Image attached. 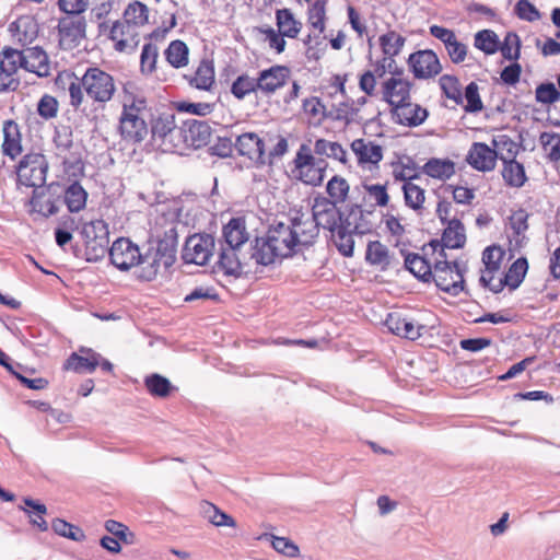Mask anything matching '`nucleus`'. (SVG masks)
Here are the masks:
<instances>
[{"label":"nucleus","instance_id":"nucleus-1","mask_svg":"<svg viewBox=\"0 0 560 560\" xmlns=\"http://www.w3.org/2000/svg\"><path fill=\"white\" fill-rule=\"evenodd\" d=\"M177 242L175 236L159 240L144 254L128 237L117 238L108 249L112 264L119 270L136 268L135 275L140 281H153L168 271L176 261Z\"/></svg>","mask_w":560,"mask_h":560},{"label":"nucleus","instance_id":"nucleus-2","mask_svg":"<svg viewBox=\"0 0 560 560\" xmlns=\"http://www.w3.org/2000/svg\"><path fill=\"white\" fill-rule=\"evenodd\" d=\"M315 243V226L311 221H300L298 214L287 222H277L266 236L256 241L253 257L260 265L272 264L277 258L292 256Z\"/></svg>","mask_w":560,"mask_h":560},{"label":"nucleus","instance_id":"nucleus-3","mask_svg":"<svg viewBox=\"0 0 560 560\" xmlns=\"http://www.w3.org/2000/svg\"><path fill=\"white\" fill-rule=\"evenodd\" d=\"M63 79L70 81L69 104L74 110L80 109L85 100L90 101L95 109H104L117 93L114 75L96 65L88 67L80 79L72 72L59 73L56 82Z\"/></svg>","mask_w":560,"mask_h":560},{"label":"nucleus","instance_id":"nucleus-4","mask_svg":"<svg viewBox=\"0 0 560 560\" xmlns=\"http://www.w3.org/2000/svg\"><path fill=\"white\" fill-rule=\"evenodd\" d=\"M151 107L145 95L137 88L125 85L121 95V113L118 119V132L127 143L140 144L149 136Z\"/></svg>","mask_w":560,"mask_h":560},{"label":"nucleus","instance_id":"nucleus-5","mask_svg":"<svg viewBox=\"0 0 560 560\" xmlns=\"http://www.w3.org/2000/svg\"><path fill=\"white\" fill-rule=\"evenodd\" d=\"M276 28L272 26L258 27V33L264 36L268 48L277 55L284 52L287 38L296 39L302 30V21L290 8L277 9L275 12Z\"/></svg>","mask_w":560,"mask_h":560},{"label":"nucleus","instance_id":"nucleus-6","mask_svg":"<svg viewBox=\"0 0 560 560\" xmlns=\"http://www.w3.org/2000/svg\"><path fill=\"white\" fill-rule=\"evenodd\" d=\"M328 166L325 159L316 158L311 147L302 143L290 164V177L305 186L319 187L325 180Z\"/></svg>","mask_w":560,"mask_h":560},{"label":"nucleus","instance_id":"nucleus-7","mask_svg":"<svg viewBox=\"0 0 560 560\" xmlns=\"http://www.w3.org/2000/svg\"><path fill=\"white\" fill-rule=\"evenodd\" d=\"M435 264L433 266L431 280L434 281L435 285L451 294L458 295L464 291V273L459 268L457 261H448L446 259L445 250L441 247L438 254Z\"/></svg>","mask_w":560,"mask_h":560},{"label":"nucleus","instance_id":"nucleus-8","mask_svg":"<svg viewBox=\"0 0 560 560\" xmlns=\"http://www.w3.org/2000/svg\"><path fill=\"white\" fill-rule=\"evenodd\" d=\"M98 34L105 36L115 51L120 54H132L141 40V33L125 24L122 21L98 23Z\"/></svg>","mask_w":560,"mask_h":560},{"label":"nucleus","instance_id":"nucleus-9","mask_svg":"<svg viewBox=\"0 0 560 560\" xmlns=\"http://www.w3.org/2000/svg\"><path fill=\"white\" fill-rule=\"evenodd\" d=\"M48 172V161L40 152L31 151L22 156L15 166L18 184L38 188L44 186Z\"/></svg>","mask_w":560,"mask_h":560},{"label":"nucleus","instance_id":"nucleus-10","mask_svg":"<svg viewBox=\"0 0 560 560\" xmlns=\"http://www.w3.org/2000/svg\"><path fill=\"white\" fill-rule=\"evenodd\" d=\"M413 89L415 83L406 75L404 69L396 68L382 81L380 92L382 100L392 109L402 102L410 101Z\"/></svg>","mask_w":560,"mask_h":560},{"label":"nucleus","instance_id":"nucleus-11","mask_svg":"<svg viewBox=\"0 0 560 560\" xmlns=\"http://www.w3.org/2000/svg\"><path fill=\"white\" fill-rule=\"evenodd\" d=\"M505 250L500 245L487 246L482 252V268L479 282L483 288L494 291L501 285V276L505 269Z\"/></svg>","mask_w":560,"mask_h":560},{"label":"nucleus","instance_id":"nucleus-12","mask_svg":"<svg viewBox=\"0 0 560 560\" xmlns=\"http://www.w3.org/2000/svg\"><path fill=\"white\" fill-rule=\"evenodd\" d=\"M300 221H311L315 226V241L318 237L319 229L330 230L342 220V214L338 206L329 199L324 198V195H316L312 205V217L305 214H298Z\"/></svg>","mask_w":560,"mask_h":560},{"label":"nucleus","instance_id":"nucleus-13","mask_svg":"<svg viewBox=\"0 0 560 560\" xmlns=\"http://www.w3.org/2000/svg\"><path fill=\"white\" fill-rule=\"evenodd\" d=\"M108 226L103 220H94L83 225L81 236L88 260H97L108 250Z\"/></svg>","mask_w":560,"mask_h":560},{"label":"nucleus","instance_id":"nucleus-14","mask_svg":"<svg viewBox=\"0 0 560 560\" xmlns=\"http://www.w3.org/2000/svg\"><path fill=\"white\" fill-rule=\"evenodd\" d=\"M350 150L355 158L357 166L361 171H380L385 154L383 144L370 138H357L351 141Z\"/></svg>","mask_w":560,"mask_h":560},{"label":"nucleus","instance_id":"nucleus-15","mask_svg":"<svg viewBox=\"0 0 560 560\" xmlns=\"http://www.w3.org/2000/svg\"><path fill=\"white\" fill-rule=\"evenodd\" d=\"M440 248V241H431L422 247L421 255L409 254L405 257L406 268L422 281H430Z\"/></svg>","mask_w":560,"mask_h":560},{"label":"nucleus","instance_id":"nucleus-16","mask_svg":"<svg viewBox=\"0 0 560 560\" xmlns=\"http://www.w3.org/2000/svg\"><path fill=\"white\" fill-rule=\"evenodd\" d=\"M20 69H23L22 50L4 47L0 51V92L19 86L20 80L16 75Z\"/></svg>","mask_w":560,"mask_h":560},{"label":"nucleus","instance_id":"nucleus-17","mask_svg":"<svg viewBox=\"0 0 560 560\" xmlns=\"http://www.w3.org/2000/svg\"><path fill=\"white\" fill-rule=\"evenodd\" d=\"M214 237L209 234H194L185 243L182 257L186 264L203 266L214 250Z\"/></svg>","mask_w":560,"mask_h":560},{"label":"nucleus","instance_id":"nucleus-18","mask_svg":"<svg viewBox=\"0 0 560 560\" xmlns=\"http://www.w3.org/2000/svg\"><path fill=\"white\" fill-rule=\"evenodd\" d=\"M407 65L415 79L428 80L442 71L438 55L431 49L418 50L409 55Z\"/></svg>","mask_w":560,"mask_h":560},{"label":"nucleus","instance_id":"nucleus-19","mask_svg":"<svg viewBox=\"0 0 560 560\" xmlns=\"http://www.w3.org/2000/svg\"><path fill=\"white\" fill-rule=\"evenodd\" d=\"M57 31L59 43L65 49L75 48L85 38V19L62 16L58 20Z\"/></svg>","mask_w":560,"mask_h":560},{"label":"nucleus","instance_id":"nucleus-20","mask_svg":"<svg viewBox=\"0 0 560 560\" xmlns=\"http://www.w3.org/2000/svg\"><path fill=\"white\" fill-rule=\"evenodd\" d=\"M430 34L444 44L450 60L459 65L463 63L468 55V46L460 42L453 30L440 25H431Z\"/></svg>","mask_w":560,"mask_h":560},{"label":"nucleus","instance_id":"nucleus-21","mask_svg":"<svg viewBox=\"0 0 560 560\" xmlns=\"http://www.w3.org/2000/svg\"><path fill=\"white\" fill-rule=\"evenodd\" d=\"M385 325L390 332L398 337L409 340L420 338L425 331V326L411 317H407L399 312H392L387 315Z\"/></svg>","mask_w":560,"mask_h":560},{"label":"nucleus","instance_id":"nucleus-22","mask_svg":"<svg viewBox=\"0 0 560 560\" xmlns=\"http://www.w3.org/2000/svg\"><path fill=\"white\" fill-rule=\"evenodd\" d=\"M290 73L289 67L275 65L261 70L255 80V84L258 85V91L262 94H273L287 84Z\"/></svg>","mask_w":560,"mask_h":560},{"label":"nucleus","instance_id":"nucleus-23","mask_svg":"<svg viewBox=\"0 0 560 560\" xmlns=\"http://www.w3.org/2000/svg\"><path fill=\"white\" fill-rule=\"evenodd\" d=\"M8 32L14 44L27 46L37 38L39 26L33 15L24 14L9 24Z\"/></svg>","mask_w":560,"mask_h":560},{"label":"nucleus","instance_id":"nucleus-24","mask_svg":"<svg viewBox=\"0 0 560 560\" xmlns=\"http://www.w3.org/2000/svg\"><path fill=\"white\" fill-rule=\"evenodd\" d=\"M498 152L485 142H472L466 155L467 164L482 173L492 172L497 166Z\"/></svg>","mask_w":560,"mask_h":560},{"label":"nucleus","instance_id":"nucleus-25","mask_svg":"<svg viewBox=\"0 0 560 560\" xmlns=\"http://www.w3.org/2000/svg\"><path fill=\"white\" fill-rule=\"evenodd\" d=\"M390 113L399 125L409 128L421 126L429 117L428 109L412 102V98L393 107Z\"/></svg>","mask_w":560,"mask_h":560},{"label":"nucleus","instance_id":"nucleus-26","mask_svg":"<svg viewBox=\"0 0 560 560\" xmlns=\"http://www.w3.org/2000/svg\"><path fill=\"white\" fill-rule=\"evenodd\" d=\"M528 219L529 213L523 208L512 211L508 218V237L513 249L522 248L527 242Z\"/></svg>","mask_w":560,"mask_h":560},{"label":"nucleus","instance_id":"nucleus-27","mask_svg":"<svg viewBox=\"0 0 560 560\" xmlns=\"http://www.w3.org/2000/svg\"><path fill=\"white\" fill-rule=\"evenodd\" d=\"M101 354L94 350L81 347L79 352L69 355L63 364V370L75 373H92L98 366Z\"/></svg>","mask_w":560,"mask_h":560},{"label":"nucleus","instance_id":"nucleus-28","mask_svg":"<svg viewBox=\"0 0 560 560\" xmlns=\"http://www.w3.org/2000/svg\"><path fill=\"white\" fill-rule=\"evenodd\" d=\"M59 195L56 197L48 187L34 188L30 200V211L40 217L47 218L58 212Z\"/></svg>","mask_w":560,"mask_h":560},{"label":"nucleus","instance_id":"nucleus-29","mask_svg":"<svg viewBox=\"0 0 560 560\" xmlns=\"http://www.w3.org/2000/svg\"><path fill=\"white\" fill-rule=\"evenodd\" d=\"M235 148L240 155L246 156L256 163L264 164L266 162L264 141L255 132H245L238 136Z\"/></svg>","mask_w":560,"mask_h":560},{"label":"nucleus","instance_id":"nucleus-30","mask_svg":"<svg viewBox=\"0 0 560 560\" xmlns=\"http://www.w3.org/2000/svg\"><path fill=\"white\" fill-rule=\"evenodd\" d=\"M2 153L11 160H15L23 152L22 132L19 124L13 119L4 120L2 122Z\"/></svg>","mask_w":560,"mask_h":560},{"label":"nucleus","instance_id":"nucleus-31","mask_svg":"<svg viewBox=\"0 0 560 560\" xmlns=\"http://www.w3.org/2000/svg\"><path fill=\"white\" fill-rule=\"evenodd\" d=\"M23 69L37 74L48 77L50 74V62L46 51L39 47H30L22 50Z\"/></svg>","mask_w":560,"mask_h":560},{"label":"nucleus","instance_id":"nucleus-32","mask_svg":"<svg viewBox=\"0 0 560 560\" xmlns=\"http://www.w3.org/2000/svg\"><path fill=\"white\" fill-rule=\"evenodd\" d=\"M528 271V260L525 257H518L514 260L508 270L504 269L500 280L501 285L494 289L493 293H500L504 288H509L511 291L517 289L524 281Z\"/></svg>","mask_w":560,"mask_h":560},{"label":"nucleus","instance_id":"nucleus-33","mask_svg":"<svg viewBox=\"0 0 560 560\" xmlns=\"http://www.w3.org/2000/svg\"><path fill=\"white\" fill-rule=\"evenodd\" d=\"M330 242L337 250L345 257H351L354 249L353 231L350 229L348 220H343L330 230Z\"/></svg>","mask_w":560,"mask_h":560},{"label":"nucleus","instance_id":"nucleus-34","mask_svg":"<svg viewBox=\"0 0 560 560\" xmlns=\"http://www.w3.org/2000/svg\"><path fill=\"white\" fill-rule=\"evenodd\" d=\"M184 78L190 86L201 91H210L215 82L213 61L209 59L200 60L194 73L184 75Z\"/></svg>","mask_w":560,"mask_h":560},{"label":"nucleus","instance_id":"nucleus-35","mask_svg":"<svg viewBox=\"0 0 560 560\" xmlns=\"http://www.w3.org/2000/svg\"><path fill=\"white\" fill-rule=\"evenodd\" d=\"M119 20L141 33L150 23V9L145 3L135 0L127 4Z\"/></svg>","mask_w":560,"mask_h":560},{"label":"nucleus","instance_id":"nucleus-36","mask_svg":"<svg viewBox=\"0 0 560 560\" xmlns=\"http://www.w3.org/2000/svg\"><path fill=\"white\" fill-rule=\"evenodd\" d=\"M424 175L430 178L445 182L456 173V164L448 158H431L421 167Z\"/></svg>","mask_w":560,"mask_h":560},{"label":"nucleus","instance_id":"nucleus-37","mask_svg":"<svg viewBox=\"0 0 560 560\" xmlns=\"http://www.w3.org/2000/svg\"><path fill=\"white\" fill-rule=\"evenodd\" d=\"M466 243V230L458 219L448 220L446 223L440 245L442 248L457 249L463 248Z\"/></svg>","mask_w":560,"mask_h":560},{"label":"nucleus","instance_id":"nucleus-38","mask_svg":"<svg viewBox=\"0 0 560 560\" xmlns=\"http://www.w3.org/2000/svg\"><path fill=\"white\" fill-rule=\"evenodd\" d=\"M226 246L241 247L249 237L244 218H232L222 229Z\"/></svg>","mask_w":560,"mask_h":560},{"label":"nucleus","instance_id":"nucleus-39","mask_svg":"<svg viewBox=\"0 0 560 560\" xmlns=\"http://www.w3.org/2000/svg\"><path fill=\"white\" fill-rule=\"evenodd\" d=\"M405 206L417 214H423L427 210V190L415 182L401 185Z\"/></svg>","mask_w":560,"mask_h":560},{"label":"nucleus","instance_id":"nucleus-40","mask_svg":"<svg viewBox=\"0 0 560 560\" xmlns=\"http://www.w3.org/2000/svg\"><path fill=\"white\" fill-rule=\"evenodd\" d=\"M325 192L324 198L337 206L345 205L350 199V184L346 177L336 174L326 183Z\"/></svg>","mask_w":560,"mask_h":560},{"label":"nucleus","instance_id":"nucleus-41","mask_svg":"<svg viewBox=\"0 0 560 560\" xmlns=\"http://www.w3.org/2000/svg\"><path fill=\"white\" fill-rule=\"evenodd\" d=\"M316 158H328L340 162L346 165L348 163V154L341 143L330 141L325 138H318L314 142V150H312Z\"/></svg>","mask_w":560,"mask_h":560},{"label":"nucleus","instance_id":"nucleus-42","mask_svg":"<svg viewBox=\"0 0 560 560\" xmlns=\"http://www.w3.org/2000/svg\"><path fill=\"white\" fill-rule=\"evenodd\" d=\"M501 176L510 188H521L528 180L525 166L516 159L502 162Z\"/></svg>","mask_w":560,"mask_h":560},{"label":"nucleus","instance_id":"nucleus-43","mask_svg":"<svg viewBox=\"0 0 560 560\" xmlns=\"http://www.w3.org/2000/svg\"><path fill=\"white\" fill-rule=\"evenodd\" d=\"M307 3L306 20L311 28L324 33L327 21L328 0H304Z\"/></svg>","mask_w":560,"mask_h":560},{"label":"nucleus","instance_id":"nucleus-44","mask_svg":"<svg viewBox=\"0 0 560 560\" xmlns=\"http://www.w3.org/2000/svg\"><path fill=\"white\" fill-rule=\"evenodd\" d=\"M190 49L182 39L172 40L164 50L166 62L174 69H183L189 65Z\"/></svg>","mask_w":560,"mask_h":560},{"label":"nucleus","instance_id":"nucleus-45","mask_svg":"<svg viewBox=\"0 0 560 560\" xmlns=\"http://www.w3.org/2000/svg\"><path fill=\"white\" fill-rule=\"evenodd\" d=\"M150 117L149 133L153 141H163L176 127L174 114L160 113L155 116L150 114Z\"/></svg>","mask_w":560,"mask_h":560},{"label":"nucleus","instance_id":"nucleus-46","mask_svg":"<svg viewBox=\"0 0 560 560\" xmlns=\"http://www.w3.org/2000/svg\"><path fill=\"white\" fill-rule=\"evenodd\" d=\"M302 112L313 126H320L328 118L327 107L318 96L304 98Z\"/></svg>","mask_w":560,"mask_h":560},{"label":"nucleus","instance_id":"nucleus-47","mask_svg":"<svg viewBox=\"0 0 560 560\" xmlns=\"http://www.w3.org/2000/svg\"><path fill=\"white\" fill-rule=\"evenodd\" d=\"M380 47L384 55L385 61L390 59L394 62V58L398 56L406 43V38L394 30H389L378 38Z\"/></svg>","mask_w":560,"mask_h":560},{"label":"nucleus","instance_id":"nucleus-48","mask_svg":"<svg viewBox=\"0 0 560 560\" xmlns=\"http://www.w3.org/2000/svg\"><path fill=\"white\" fill-rule=\"evenodd\" d=\"M386 72L385 59L378 60L374 65V70H366L359 77V88L368 96L375 95L377 78H382Z\"/></svg>","mask_w":560,"mask_h":560},{"label":"nucleus","instance_id":"nucleus-49","mask_svg":"<svg viewBox=\"0 0 560 560\" xmlns=\"http://www.w3.org/2000/svg\"><path fill=\"white\" fill-rule=\"evenodd\" d=\"M366 261L372 265L385 270L390 265V255L388 248L380 241L369 242L365 252Z\"/></svg>","mask_w":560,"mask_h":560},{"label":"nucleus","instance_id":"nucleus-50","mask_svg":"<svg viewBox=\"0 0 560 560\" xmlns=\"http://www.w3.org/2000/svg\"><path fill=\"white\" fill-rule=\"evenodd\" d=\"M390 167L393 179L396 183H401V185L415 182L418 177L417 165L411 159L393 161Z\"/></svg>","mask_w":560,"mask_h":560},{"label":"nucleus","instance_id":"nucleus-51","mask_svg":"<svg viewBox=\"0 0 560 560\" xmlns=\"http://www.w3.org/2000/svg\"><path fill=\"white\" fill-rule=\"evenodd\" d=\"M160 58V46L153 44H143L140 54V72L144 77L152 75L158 70Z\"/></svg>","mask_w":560,"mask_h":560},{"label":"nucleus","instance_id":"nucleus-52","mask_svg":"<svg viewBox=\"0 0 560 560\" xmlns=\"http://www.w3.org/2000/svg\"><path fill=\"white\" fill-rule=\"evenodd\" d=\"M492 150L498 152V160L501 162L516 159L520 148L518 144L508 135H499L492 139Z\"/></svg>","mask_w":560,"mask_h":560},{"label":"nucleus","instance_id":"nucleus-53","mask_svg":"<svg viewBox=\"0 0 560 560\" xmlns=\"http://www.w3.org/2000/svg\"><path fill=\"white\" fill-rule=\"evenodd\" d=\"M238 247H222L219 254L218 264L226 275H241L243 271L241 260L237 255Z\"/></svg>","mask_w":560,"mask_h":560},{"label":"nucleus","instance_id":"nucleus-54","mask_svg":"<svg viewBox=\"0 0 560 560\" xmlns=\"http://www.w3.org/2000/svg\"><path fill=\"white\" fill-rule=\"evenodd\" d=\"M388 180L383 184H363L364 192L373 206L378 208H386L389 206L390 195L388 192Z\"/></svg>","mask_w":560,"mask_h":560},{"label":"nucleus","instance_id":"nucleus-55","mask_svg":"<svg viewBox=\"0 0 560 560\" xmlns=\"http://www.w3.org/2000/svg\"><path fill=\"white\" fill-rule=\"evenodd\" d=\"M86 199L88 192L79 183L71 184L65 191V203L70 212L81 211L86 205Z\"/></svg>","mask_w":560,"mask_h":560},{"label":"nucleus","instance_id":"nucleus-56","mask_svg":"<svg viewBox=\"0 0 560 560\" xmlns=\"http://www.w3.org/2000/svg\"><path fill=\"white\" fill-rule=\"evenodd\" d=\"M200 506L203 517L214 526H236L234 518L220 511L214 504L203 501Z\"/></svg>","mask_w":560,"mask_h":560},{"label":"nucleus","instance_id":"nucleus-57","mask_svg":"<svg viewBox=\"0 0 560 560\" xmlns=\"http://www.w3.org/2000/svg\"><path fill=\"white\" fill-rule=\"evenodd\" d=\"M474 46L486 55H493L499 50V37L492 30H482L475 34Z\"/></svg>","mask_w":560,"mask_h":560},{"label":"nucleus","instance_id":"nucleus-58","mask_svg":"<svg viewBox=\"0 0 560 560\" xmlns=\"http://www.w3.org/2000/svg\"><path fill=\"white\" fill-rule=\"evenodd\" d=\"M539 142L546 153V158L553 164L560 162V135L556 132H542Z\"/></svg>","mask_w":560,"mask_h":560},{"label":"nucleus","instance_id":"nucleus-59","mask_svg":"<svg viewBox=\"0 0 560 560\" xmlns=\"http://www.w3.org/2000/svg\"><path fill=\"white\" fill-rule=\"evenodd\" d=\"M443 94L454 101L457 105H463V93L459 80L455 75L443 74L439 80Z\"/></svg>","mask_w":560,"mask_h":560},{"label":"nucleus","instance_id":"nucleus-60","mask_svg":"<svg viewBox=\"0 0 560 560\" xmlns=\"http://www.w3.org/2000/svg\"><path fill=\"white\" fill-rule=\"evenodd\" d=\"M24 503L30 508V510H25V512L30 516L31 524L36 526L40 532H46L48 529V524L44 518V515L47 513L46 505L30 498L24 499Z\"/></svg>","mask_w":560,"mask_h":560},{"label":"nucleus","instance_id":"nucleus-61","mask_svg":"<svg viewBox=\"0 0 560 560\" xmlns=\"http://www.w3.org/2000/svg\"><path fill=\"white\" fill-rule=\"evenodd\" d=\"M502 57L510 61H517L521 57V39L516 33H508L503 43L499 42V50Z\"/></svg>","mask_w":560,"mask_h":560},{"label":"nucleus","instance_id":"nucleus-62","mask_svg":"<svg viewBox=\"0 0 560 560\" xmlns=\"http://www.w3.org/2000/svg\"><path fill=\"white\" fill-rule=\"evenodd\" d=\"M463 105L467 113H478L483 109V103L479 94V86L476 82H470L463 94Z\"/></svg>","mask_w":560,"mask_h":560},{"label":"nucleus","instance_id":"nucleus-63","mask_svg":"<svg viewBox=\"0 0 560 560\" xmlns=\"http://www.w3.org/2000/svg\"><path fill=\"white\" fill-rule=\"evenodd\" d=\"M51 527L56 534L74 541H82L85 538L84 532L80 527L61 518L54 520Z\"/></svg>","mask_w":560,"mask_h":560},{"label":"nucleus","instance_id":"nucleus-64","mask_svg":"<svg viewBox=\"0 0 560 560\" xmlns=\"http://www.w3.org/2000/svg\"><path fill=\"white\" fill-rule=\"evenodd\" d=\"M255 80L247 74H242L232 83L231 93L237 98L243 100L246 95L258 91Z\"/></svg>","mask_w":560,"mask_h":560}]
</instances>
